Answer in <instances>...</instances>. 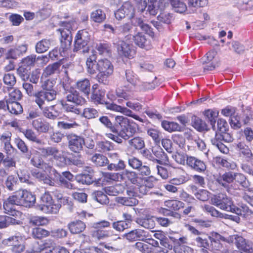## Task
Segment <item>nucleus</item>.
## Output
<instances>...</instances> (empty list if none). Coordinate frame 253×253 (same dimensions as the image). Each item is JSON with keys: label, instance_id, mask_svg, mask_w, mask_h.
<instances>
[{"label": "nucleus", "instance_id": "nucleus-4", "mask_svg": "<svg viewBox=\"0 0 253 253\" xmlns=\"http://www.w3.org/2000/svg\"><path fill=\"white\" fill-rule=\"evenodd\" d=\"M98 74L96 76L98 82L103 84H109L108 78L114 71V66L112 63L107 59H100L97 62Z\"/></svg>", "mask_w": 253, "mask_h": 253}, {"label": "nucleus", "instance_id": "nucleus-10", "mask_svg": "<svg viewBox=\"0 0 253 253\" xmlns=\"http://www.w3.org/2000/svg\"><path fill=\"white\" fill-rule=\"evenodd\" d=\"M227 242L229 243H234L237 248L245 252H253V243L247 241L245 239L237 235L230 236L227 238Z\"/></svg>", "mask_w": 253, "mask_h": 253}, {"label": "nucleus", "instance_id": "nucleus-52", "mask_svg": "<svg viewBox=\"0 0 253 253\" xmlns=\"http://www.w3.org/2000/svg\"><path fill=\"white\" fill-rule=\"evenodd\" d=\"M48 223V218L43 216H34L29 219V223L33 226H44Z\"/></svg>", "mask_w": 253, "mask_h": 253}, {"label": "nucleus", "instance_id": "nucleus-35", "mask_svg": "<svg viewBox=\"0 0 253 253\" xmlns=\"http://www.w3.org/2000/svg\"><path fill=\"white\" fill-rule=\"evenodd\" d=\"M237 150L240 156H243L248 161L251 160L253 157V154L249 147L245 142H239L237 145Z\"/></svg>", "mask_w": 253, "mask_h": 253}, {"label": "nucleus", "instance_id": "nucleus-58", "mask_svg": "<svg viewBox=\"0 0 253 253\" xmlns=\"http://www.w3.org/2000/svg\"><path fill=\"white\" fill-rule=\"evenodd\" d=\"M32 235L33 238L41 239L48 236L49 235V232L44 229L36 227L33 228Z\"/></svg>", "mask_w": 253, "mask_h": 253}, {"label": "nucleus", "instance_id": "nucleus-2", "mask_svg": "<svg viewBox=\"0 0 253 253\" xmlns=\"http://www.w3.org/2000/svg\"><path fill=\"white\" fill-rule=\"evenodd\" d=\"M42 90L38 91L36 95L37 101L40 104H45L55 100L57 91L53 89V81L49 79L41 81Z\"/></svg>", "mask_w": 253, "mask_h": 253}, {"label": "nucleus", "instance_id": "nucleus-64", "mask_svg": "<svg viewBox=\"0 0 253 253\" xmlns=\"http://www.w3.org/2000/svg\"><path fill=\"white\" fill-rule=\"evenodd\" d=\"M17 178L13 175H9L5 182V187L10 191L14 190L16 188Z\"/></svg>", "mask_w": 253, "mask_h": 253}, {"label": "nucleus", "instance_id": "nucleus-33", "mask_svg": "<svg viewBox=\"0 0 253 253\" xmlns=\"http://www.w3.org/2000/svg\"><path fill=\"white\" fill-rule=\"evenodd\" d=\"M132 25L134 26H139L141 29L151 37H154V33L152 28L147 24L145 23L140 17H135L131 20Z\"/></svg>", "mask_w": 253, "mask_h": 253}, {"label": "nucleus", "instance_id": "nucleus-39", "mask_svg": "<svg viewBox=\"0 0 253 253\" xmlns=\"http://www.w3.org/2000/svg\"><path fill=\"white\" fill-rule=\"evenodd\" d=\"M10 216H0V229L6 228L10 225L20 224L21 221Z\"/></svg>", "mask_w": 253, "mask_h": 253}, {"label": "nucleus", "instance_id": "nucleus-53", "mask_svg": "<svg viewBox=\"0 0 253 253\" xmlns=\"http://www.w3.org/2000/svg\"><path fill=\"white\" fill-rule=\"evenodd\" d=\"M113 144L108 141H100L96 143V150L100 152H107L113 149Z\"/></svg>", "mask_w": 253, "mask_h": 253}, {"label": "nucleus", "instance_id": "nucleus-28", "mask_svg": "<svg viewBox=\"0 0 253 253\" xmlns=\"http://www.w3.org/2000/svg\"><path fill=\"white\" fill-rule=\"evenodd\" d=\"M32 126L40 133H46L49 130V124L44 121L42 118L33 120L32 122Z\"/></svg>", "mask_w": 253, "mask_h": 253}, {"label": "nucleus", "instance_id": "nucleus-47", "mask_svg": "<svg viewBox=\"0 0 253 253\" xmlns=\"http://www.w3.org/2000/svg\"><path fill=\"white\" fill-rule=\"evenodd\" d=\"M116 202L120 204L126 206L132 207L138 204V200L134 197H118L116 198Z\"/></svg>", "mask_w": 253, "mask_h": 253}, {"label": "nucleus", "instance_id": "nucleus-56", "mask_svg": "<svg viewBox=\"0 0 253 253\" xmlns=\"http://www.w3.org/2000/svg\"><path fill=\"white\" fill-rule=\"evenodd\" d=\"M22 132L26 138L29 141L37 144L42 143V140L38 138L35 132L32 129H26L23 130Z\"/></svg>", "mask_w": 253, "mask_h": 253}, {"label": "nucleus", "instance_id": "nucleus-27", "mask_svg": "<svg viewBox=\"0 0 253 253\" xmlns=\"http://www.w3.org/2000/svg\"><path fill=\"white\" fill-rule=\"evenodd\" d=\"M145 233L146 232L143 230L136 229L124 234V236L130 242H133L137 240L143 241L145 238H146Z\"/></svg>", "mask_w": 253, "mask_h": 253}, {"label": "nucleus", "instance_id": "nucleus-21", "mask_svg": "<svg viewBox=\"0 0 253 253\" xmlns=\"http://www.w3.org/2000/svg\"><path fill=\"white\" fill-rule=\"evenodd\" d=\"M128 150L134 151L142 150L145 146L144 139L140 136H135L127 140Z\"/></svg>", "mask_w": 253, "mask_h": 253}, {"label": "nucleus", "instance_id": "nucleus-45", "mask_svg": "<svg viewBox=\"0 0 253 253\" xmlns=\"http://www.w3.org/2000/svg\"><path fill=\"white\" fill-rule=\"evenodd\" d=\"M32 175L39 180L43 181L44 183L50 186H53L54 182L45 173L35 170L32 172Z\"/></svg>", "mask_w": 253, "mask_h": 253}, {"label": "nucleus", "instance_id": "nucleus-5", "mask_svg": "<svg viewBox=\"0 0 253 253\" xmlns=\"http://www.w3.org/2000/svg\"><path fill=\"white\" fill-rule=\"evenodd\" d=\"M40 201L41 203L37 206V208L45 213L57 214L61 207L60 204L54 203L49 192L43 194L40 198Z\"/></svg>", "mask_w": 253, "mask_h": 253}, {"label": "nucleus", "instance_id": "nucleus-61", "mask_svg": "<svg viewBox=\"0 0 253 253\" xmlns=\"http://www.w3.org/2000/svg\"><path fill=\"white\" fill-rule=\"evenodd\" d=\"M190 156L184 153H176L172 155V158L175 162L182 165H187V161Z\"/></svg>", "mask_w": 253, "mask_h": 253}, {"label": "nucleus", "instance_id": "nucleus-22", "mask_svg": "<svg viewBox=\"0 0 253 253\" xmlns=\"http://www.w3.org/2000/svg\"><path fill=\"white\" fill-rule=\"evenodd\" d=\"M27 49V46L25 44H21L16 47L10 48L6 52V58L17 59L25 53Z\"/></svg>", "mask_w": 253, "mask_h": 253}, {"label": "nucleus", "instance_id": "nucleus-59", "mask_svg": "<svg viewBox=\"0 0 253 253\" xmlns=\"http://www.w3.org/2000/svg\"><path fill=\"white\" fill-rule=\"evenodd\" d=\"M170 2L173 9L176 12L181 13L185 12L187 9L186 4L181 0H172Z\"/></svg>", "mask_w": 253, "mask_h": 253}, {"label": "nucleus", "instance_id": "nucleus-18", "mask_svg": "<svg viewBox=\"0 0 253 253\" xmlns=\"http://www.w3.org/2000/svg\"><path fill=\"white\" fill-rule=\"evenodd\" d=\"M234 180V172H226L216 178V181L227 191L229 192V184Z\"/></svg>", "mask_w": 253, "mask_h": 253}, {"label": "nucleus", "instance_id": "nucleus-43", "mask_svg": "<svg viewBox=\"0 0 253 253\" xmlns=\"http://www.w3.org/2000/svg\"><path fill=\"white\" fill-rule=\"evenodd\" d=\"M92 198L102 205H106L109 203V200L107 195L101 191H95L91 194Z\"/></svg>", "mask_w": 253, "mask_h": 253}, {"label": "nucleus", "instance_id": "nucleus-55", "mask_svg": "<svg viewBox=\"0 0 253 253\" xmlns=\"http://www.w3.org/2000/svg\"><path fill=\"white\" fill-rule=\"evenodd\" d=\"M56 246V243L53 240L47 239L40 246L39 252L45 251L44 253H49L50 251H53Z\"/></svg>", "mask_w": 253, "mask_h": 253}, {"label": "nucleus", "instance_id": "nucleus-11", "mask_svg": "<svg viewBox=\"0 0 253 253\" xmlns=\"http://www.w3.org/2000/svg\"><path fill=\"white\" fill-rule=\"evenodd\" d=\"M2 244L10 247L12 253H21L25 249L22 238L20 236H13L5 239L2 241Z\"/></svg>", "mask_w": 253, "mask_h": 253}, {"label": "nucleus", "instance_id": "nucleus-6", "mask_svg": "<svg viewBox=\"0 0 253 253\" xmlns=\"http://www.w3.org/2000/svg\"><path fill=\"white\" fill-rule=\"evenodd\" d=\"M40 150L43 157L52 156L56 161L57 165L60 167H64L69 162V159L64 155V153H60L59 150L56 147H47L42 148Z\"/></svg>", "mask_w": 253, "mask_h": 253}, {"label": "nucleus", "instance_id": "nucleus-31", "mask_svg": "<svg viewBox=\"0 0 253 253\" xmlns=\"http://www.w3.org/2000/svg\"><path fill=\"white\" fill-rule=\"evenodd\" d=\"M96 60V54H95V51H92L86 61L87 71L89 74H94L96 73V71H98Z\"/></svg>", "mask_w": 253, "mask_h": 253}, {"label": "nucleus", "instance_id": "nucleus-24", "mask_svg": "<svg viewBox=\"0 0 253 253\" xmlns=\"http://www.w3.org/2000/svg\"><path fill=\"white\" fill-rule=\"evenodd\" d=\"M125 178L134 185H139L143 182V177L139 176L135 171L128 169L125 170L123 172Z\"/></svg>", "mask_w": 253, "mask_h": 253}, {"label": "nucleus", "instance_id": "nucleus-57", "mask_svg": "<svg viewBox=\"0 0 253 253\" xmlns=\"http://www.w3.org/2000/svg\"><path fill=\"white\" fill-rule=\"evenodd\" d=\"M126 78L127 82L133 86L138 85L140 83L138 76L132 71L127 70L126 71Z\"/></svg>", "mask_w": 253, "mask_h": 253}, {"label": "nucleus", "instance_id": "nucleus-34", "mask_svg": "<svg viewBox=\"0 0 253 253\" xmlns=\"http://www.w3.org/2000/svg\"><path fill=\"white\" fill-rule=\"evenodd\" d=\"M45 104H42L39 107L42 111L43 115L46 118L50 119H56L60 115V113L55 109V106L52 105L49 107H44Z\"/></svg>", "mask_w": 253, "mask_h": 253}, {"label": "nucleus", "instance_id": "nucleus-8", "mask_svg": "<svg viewBox=\"0 0 253 253\" xmlns=\"http://www.w3.org/2000/svg\"><path fill=\"white\" fill-rule=\"evenodd\" d=\"M111 223L106 220H103L92 224V230L91 234L93 238L97 240L104 239L109 237L111 233V231L104 230L102 229L109 227Z\"/></svg>", "mask_w": 253, "mask_h": 253}, {"label": "nucleus", "instance_id": "nucleus-63", "mask_svg": "<svg viewBox=\"0 0 253 253\" xmlns=\"http://www.w3.org/2000/svg\"><path fill=\"white\" fill-rule=\"evenodd\" d=\"M166 206L174 211H178L181 208L184 207V204L178 200H169L165 202Z\"/></svg>", "mask_w": 253, "mask_h": 253}, {"label": "nucleus", "instance_id": "nucleus-54", "mask_svg": "<svg viewBox=\"0 0 253 253\" xmlns=\"http://www.w3.org/2000/svg\"><path fill=\"white\" fill-rule=\"evenodd\" d=\"M90 19L94 22L101 23L106 19V14L101 9H96L91 12Z\"/></svg>", "mask_w": 253, "mask_h": 253}, {"label": "nucleus", "instance_id": "nucleus-42", "mask_svg": "<svg viewBox=\"0 0 253 253\" xmlns=\"http://www.w3.org/2000/svg\"><path fill=\"white\" fill-rule=\"evenodd\" d=\"M204 114L208 121L210 122L213 130H215L216 119L218 117V112L216 110L208 109L206 110Z\"/></svg>", "mask_w": 253, "mask_h": 253}, {"label": "nucleus", "instance_id": "nucleus-37", "mask_svg": "<svg viewBox=\"0 0 253 253\" xmlns=\"http://www.w3.org/2000/svg\"><path fill=\"white\" fill-rule=\"evenodd\" d=\"M153 155L155 156L154 162L160 165H163L169 162V158L166 153L161 148L155 149L152 150Z\"/></svg>", "mask_w": 253, "mask_h": 253}, {"label": "nucleus", "instance_id": "nucleus-48", "mask_svg": "<svg viewBox=\"0 0 253 253\" xmlns=\"http://www.w3.org/2000/svg\"><path fill=\"white\" fill-rule=\"evenodd\" d=\"M76 87L86 95H88L90 92V84L87 79L78 81L76 83Z\"/></svg>", "mask_w": 253, "mask_h": 253}, {"label": "nucleus", "instance_id": "nucleus-62", "mask_svg": "<svg viewBox=\"0 0 253 253\" xmlns=\"http://www.w3.org/2000/svg\"><path fill=\"white\" fill-rule=\"evenodd\" d=\"M22 85L23 88L25 89L27 94L30 96H34L35 97V102L39 107H41L42 104L39 103V102L37 101L36 94H37V91H34L33 85L28 83H24Z\"/></svg>", "mask_w": 253, "mask_h": 253}, {"label": "nucleus", "instance_id": "nucleus-20", "mask_svg": "<svg viewBox=\"0 0 253 253\" xmlns=\"http://www.w3.org/2000/svg\"><path fill=\"white\" fill-rule=\"evenodd\" d=\"M66 98L67 101L72 102L76 105H82L85 103V99L77 90L72 89L66 91Z\"/></svg>", "mask_w": 253, "mask_h": 253}, {"label": "nucleus", "instance_id": "nucleus-26", "mask_svg": "<svg viewBox=\"0 0 253 253\" xmlns=\"http://www.w3.org/2000/svg\"><path fill=\"white\" fill-rule=\"evenodd\" d=\"M88 173H81L76 176L77 182L83 184L89 185L92 184L96 179L92 175L93 170L91 168H87Z\"/></svg>", "mask_w": 253, "mask_h": 253}, {"label": "nucleus", "instance_id": "nucleus-30", "mask_svg": "<svg viewBox=\"0 0 253 253\" xmlns=\"http://www.w3.org/2000/svg\"><path fill=\"white\" fill-rule=\"evenodd\" d=\"M68 228L72 234H79L85 230L86 225L80 220H76L69 223Z\"/></svg>", "mask_w": 253, "mask_h": 253}, {"label": "nucleus", "instance_id": "nucleus-29", "mask_svg": "<svg viewBox=\"0 0 253 253\" xmlns=\"http://www.w3.org/2000/svg\"><path fill=\"white\" fill-rule=\"evenodd\" d=\"M31 163L35 167L42 168V169H44L47 171H49L52 169L51 166L43 163L40 154L37 151H36L33 154V157L31 160Z\"/></svg>", "mask_w": 253, "mask_h": 253}, {"label": "nucleus", "instance_id": "nucleus-19", "mask_svg": "<svg viewBox=\"0 0 253 253\" xmlns=\"http://www.w3.org/2000/svg\"><path fill=\"white\" fill-rule=\"evenodd\" d=\"M187 166L199 172H203L206 169V165L204 161L191 156L188 158Z\"/></svg>", "mask_w": 253, "mask_h": 253}, {"label": "nucleus", "instance_id": "nucleus-16", "mask_svg": "<svg viewBox=\"0 0 253 253\" xmlns=\"http://www.w3.org/2000/svg\"><path fill=\"white\" fill-rule=\"evenodd\" d=\"M128 37H132L135 43L142 48L149 50L152 47L150 41L147 39L145 36L140 32H138L135 35H128L126 38L128 39Z\"/></svg>", "mask_w": 253, "mask_h": 253}, {"label": "nucleus", "instance_id": "nucleus-46", "mask_svg": "<svg viewBox=\"0 0 253 253\" xmlns=\"http://www.w3.org/2000/svg\"><path fill=\"white\" fill-rule=\"evenodd\" d=\"M92 162L97 167H104L109 163L107 158L100 154H94L91 159Z\"/></svg>", "mask_w": 253, "mask_h": 253}, {"label": "nucleus", "instance_id": "nucleus-36", "mask_svg": "<svg viewBox=\"0 0 253 253\" xmlns=\"http://www.w3.org/2000/svg\"><path fill=\"white\" fill-rule=\"evenodd\" d=\"M136 222L140 226L149 229H152L155 227L156 223L153 216H146L144 218H138Z\"/></svg>", "mask_w": 253, "mask_h": 253}, {"label": "nucleus", "instance_id": "nucleus-3", "mask_svg": "<svg viewBox=\"0 0 253 253\" xmlns=\"http://www.w3.org/2000/svg\"><path fill=\"white\" fill-rule=\"evenodd\" d=\"M212 205L219 209L235 213H241V210L236 206L231 198L223 193L214 195L211 199Z\"/></svg>", "mask_w": 253, "mask_h": 253}, {"label": "nucleus", "instance_id": "nucleus-15", "mask_svg": "<svg viewBox=\"0 0 253 253\" xmlns=\"http://www.w3.org/2000/svg\"><path fill=\"white\" fill-rule=\"evenodd\" d=\"M115 44L119 55L128 58L133 57L135 52L131 44L124 41H119Z\"/></svg>", "mask_w": 253, "mask_h": 253}, {"label": "nucleus", "instance_id": "nucleus-49", "mask_svg": "<svg viewBox=\"0 0 253 253\" xmlns=\"http://www.w3.org/2000/svg\"><path fill=\"white\" fill-rule=\"evenodd\" d=\"M192 126L199 131L208 130L206 123L199 117L193 116L192 119Z\"/></svg>", "mask_w": 253, "mask_h": 253}, {"label": "nucleus", "instance_id": "nucleus-1", "mask_svg": "<svg viewBox=\"0 0 253 253\" xmlns=\"http://www.w3.org/2000/svg\"><path fill=\"white\" fill-rule=\"evenodd\" d=\"M35 202L36 197L31 193L27 190H19L4 202L3 209L5 213L16 217L20 215L21 212L13 209L14 205L30 207Z\"/></svg>", "mask_w": 253, "mask_h": 253}, {"label": "nucleus", "instance_id": "nucleus-38", "mask_svg": "<svg viewBox=\"0 0 253 253\" xmlns=\"http://www.w3.org/2000/svg\"><path fill=\"white\" fill-rule=\"evenodd\" d=\"M116 94L119 98L126 100L131 99L133 96L131 88L126 86L117 88L116 90Z\"/></svg>", "mask_w": 253, "mask_h": 253}, {"label": "nucleus", "instance_id": "nucleus-7", "mask_svg": "<svg viewBox=\"0 0 253 253\" xmlns=\"http://www.w3.org/2000/svg\"><path fill=\"white\" fill-rule=\"evenodd\" d=\"M90 41V35L86 30L78 32L75 38L74 51H79L84 53L88 52L87 44Z\"/></svg>", "mask_w": 253, "mask_h": 253}, {"label": "nucleus", "instance_id": "nucleus-9", "mask_svg": "<svg viewBox=\"0 0 253 253\" xmlns=\"http://www.w3.org/2000/svg\"><path fill=\"white\" fill-rule=\"evenodd\" d=\"M73 23V21L61 22L60 25L64 27V28L58 30L60 32L61 46L63 50L69 48L71 45L72 38L70 29L72 28Z\"/></svg>", "mask_w": 253, "mask_h": 253}, {"label": "nucleus", "instance_id": "nucleus-14", "mask_svg": "<svg viewBox=\"0 0 253 253\" xmlns=\"http://www.w3.org/2000/svg\"><path fill=\"white\" fill-rule=\"evenodd\" d=\"M67 140L68 148L71 151L79 153L83 150L84 137L71 134L67 136Z\"/></svg>", "mask_w": 253, "mask_h": 253}, {"label": "nucleus", "instance_id": "nucleus-60", "mask_svg": "<svg viewBox=\"0 0 253 253\" xmlns=\"http://www.w3.org/2000/svg\"><path fill=\"white\" fill-rule=\"evenodd\" d=\"M99 121L104 126L108 128L112 132H117V129L115 126L113 125L108 116H102L99 117Z\"/></svg>", "mask_w": 253, "mask_h": 253}, {"label": "nucleus", "instance_id": "nucleus-17", "mask_svg": "<svg viewBox=\"0 0 253 253\" xmlns=\"http://www.w3.org/2000/svg\"><path fill=\"white\" fill-rule=\"evenodd\" d=\"M136 132V127L135 124L129 122L121 128L119 135L125 140H127L132 137Z\"/></svg>", "mask_w": 253, "mask_h": 253}, {"label": "nucleus", "instance_id": "nucleus-32", "mask_svg": "<svg viewBox=\"0 0 253 253\" xmlns=\"http://www.w3.org/2000/svg\"><path fill=\"white\" fill-rule=\"evenodd\" d=\"M64 66L60 62H55L48 65L43 70L42 76L47 77L54 74H59L62 71Z\"/></svg>", "mask_w": 253, "mask_h": 253}, {"label": "nucleus", "instance_id": "nucleus-12", "mask_svg": "<svg viewBox=\"0 0 253 253\" xmlns=\"http://www.w3.org/2000/svg\"><path fill=\"white\" fill-rule=\"evenodd\" d=\"M134 14L135 8L129 1L124 2L121 7L115 12V17L118 20H121L125 17H128L129 19L132 20L135 18L134 17Z\"/></svg>", "mask_w": 253, "mask_h": 253}, {"label": "nucleus", "instance_id": "nucleus-41", "mask_svg": "<svg viewBox=\"0 0 253 253\" xmlns=\"http://www.w3.org/2000/svg\"><path fill=\"white\" fill-rule=\"evenodd\" d=\"M125 187L122 184H116L112 186H108L104 188L105 193L110 196H116L124 192Z\"/></svg>", "mask_w": 253, "mask_h": 253}, {"label": "nucleus", "instance_id": "nucleus-25", "mask_svg": "<svg viewBox=\"0 0 253 253\" xmlns=\"http://www.w3.org/2000/svg\"><path fill=\"white\" fill-rule=\"evenodd\" d=\"M211 142L212 145L218 148L221 153L227 154L229 152V149L223 144L221 134L219 133L215 132L214 136L211 139Z\"/></svg>", "mask_w": 253, "mask_h": 253}, {"label": "nucleus", "instance_id": "nucleus-50", "mask_svg": "<svg viewBox=\"0 0 253 253\" xmlns=\"http://www.w3.org/2000/svg\"><path fill=\"white\" fill-rule=\"evenodd\" d=\"M162 126L167 131L169 132L175 131H181V127L178 124L174 122L163 121L161 123Z\"/></svg>", "mask_w": 253, "mask_h": 253}, {"label": "nucleus", "instance_id": "nucleus-44", "mask_svg": "<svg viewBox=\"0 0 253 253\" xmlns=\"http://www.w3.org/2000/svg\"><path fill=\"white\" fill-rule=\"evenodd\" d=\"M52 41L49 39H42L36 45V50L37 53H42L46 51L51 45Z\"/></svg>", "mask_w": 253, "mask_h": 253}, {"label": "nucleus", "instance_id": "nucleus-23", "mask_svg": "<svg viewBox=\"0 0 253 253\" xmlns=\"http://www.w3.org/2000/svg\"><path fill=\"white\" fill-rule=\"evenodd\" d=\"M95 85L92 86L93 91L92 92L90 99L95 104H103L106 103L104 100L105 92L104 90H100L95 88Z\"/></svg>", "mask_w": 253, "mask_h": 253}, {"label": "nucleus", "instance_id": "nucleus-51", "mask_svg": "<svg viewBox=\"0 0 253 253\" xmlns=\"http://www.w3.org/2000/svg\"><path fill=\"white\" fill-rule=\"evenodd\" d=\"M7 110L11 114L17 115L23 112V108L21 105L18 102L10 99Z\"/></svg>", "mask_w": 253, "mask_h": 253}, {"label": "nucleus", "instance_id": "nucleus-40", "mask_svg": "<svg viewBox=\"0 0 253 253\" xmlns=\"http://www.w3.org/2000/svg\"><path fill=\"white\" fill-rule=\"evenodd\" d=\"M234 180L243 188L250 190L251 182L244 174L239 172H234Z\"/></svg>", "mask_w": 253, "mask_h": 253}, {"label": "nucleus", "instance_id": "nucleus-13", "mask_svg": "<svg viewBox=\"0 0 253 253\" xmlns=\"http://www.w3.org/2000/svg\"><path fill=\"white\" fill-rule=\"evenodd\" d=\"M211 242L210 247L214 253H222L224 251L221 242H227V239L217 232H212L209 236Z\"/></svg>", "mask_w": 253, "mask_h": 253}]
</instances>
